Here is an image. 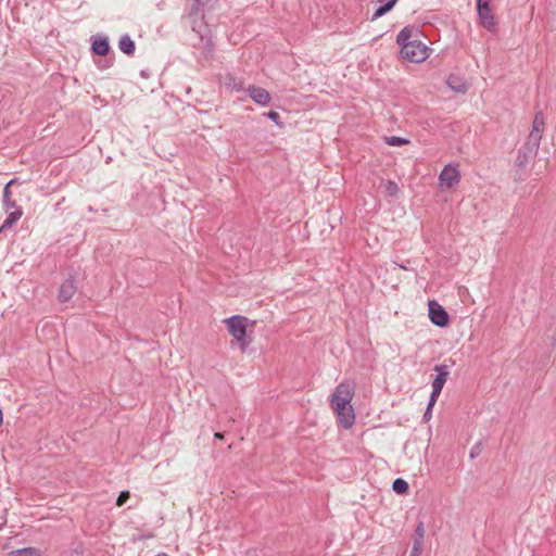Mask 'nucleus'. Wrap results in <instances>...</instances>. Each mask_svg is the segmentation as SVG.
I'll use <instances>...</instances> for the list:
<instances>
[{"instance_id":"nucleus-1","label":"nucleus","mask_w":556,"mask_h":556,"mask_svg":"<svg viewBox=\"0 0 556 556\" xmlns=\"http://www.w3.org/2000/svg\"><path fill=\"white\" fill-rule=\"evenodd\" d=\"M354 392L355 383L351 380H344L336 387L330 397V406L344 429H350L355 422L354 408L351 404Z\"/></svg>"},{"instance_id":"nucleus-2","label":"nucleus","mask_w":556,"mask_h":556,"mask_svg":"<svg viewBox=\"0 0 556 556\" xmlns=\"http://www.w3.org/2000/svg\"><path fill=\"white\" fill-rule=\"evenodd\" d=\"M229 333L240 343L241 350L244 351L248 343L245 341L248 318L239 315L225 319Z\"/></svg>"},{"instance_id":"nucleus-3","label":"nucleus","mask_w":556,"mask_h":556,"mask_svg":"<svg viewBox=\"0 0 556 556\" xmlns=\"http://www.w3.org/2000/svg\"><path fill=\"white\" fill-rule=\"evenodd\" d=\"M544 129V116L542 112H538L533 118L532 129L526 142V149L530 154L538 151Z\"/></svg>"},{"instance_id":"nucleus-4","label":"nucleus","mask_w":556,"mask_h":556,"mask_svg":"<svg viewBox=\"0 0 556 556\" xmlns=\"http://www.w3.org/2000/svg\"><path fill=\"white\" fill-rule=\"evenodd\" d=\"M434 370L437 371V377L432 381V392L429 399V408H432L434 406L450 376L448 366L445 364L435 365Z\"/></svg>"},{"instance_id":"nucleus-5","label":"nucleus","mask_w":556,"mask_h":556,"mask_svg":"<svg viewBox=\"0 0 556 556\" xmlns=\"http://www.w3.org/2000/svg\"><path fill=\"white\" fill-rule=\"evenodd\" d=\"M428 51L429 48L421 41L417 40L413 43L404 45L403 49H401V54L403 59L409 62L419 63L428 58Z\"/></svg>"},{"instance_id":"nucleus-6","label":"nucleus","mask_w":556,"mask_h":556,"mask_svg":"<svg viewBox=\"0 0 556 556\" xmlns=\"http://www.w3.org/2000/svg\"><path fill=\"white\" fill-rule=\"evenodd\" d=\"M460 177L458 165L447 164L439 175V186L441 189H452L459 184Z\"/></svg>"},{"instance_id":"nucleus-7","label":"nucleus","mask_w":556,"mask_h":556,"mask_svg":"<svg viewBox=\"0 0 556 556\" xmlns=\"http://www.w3.org/2000/svg\"><path fill=\"white\" fill-rule=\"evenodd\" d=\"M429 318L431 323L439 327H445L448 324V314L442 305L432 300L428 303Z\"/></svg>"},{"instance_id":"nucleus-8","label":"nucleus","mask_w":556,"mask_h":556,"mask_svg":"<svg viewBox=\"0 0 556 556\" xmlns=\"http://www.w3.org/2000/svg\"><path fill=\"white\" fill-rule=\"evenodd\" d=\"M247 92L256 104L262 106L267 105L271 100L269 92L261 87H256L253 85L249 86Z\"/></svg>"},{"instance_id":"nucleus-9","label":"nucleus","mask_w":556,"mask_h":556,"mask_svg":"<svg viewBox=\"0 0 556 556\" xmlns=\"http://www.w3.org/2000/svg\"><path fill=\"white\" fill-rule=\"evenodd\" d=\"M477 10L481 25L489 31H494L496 29V22L491 8H480Z\"/></svg>"},{"instance_id":"nucleus-10","label":"nucleus","mask_w":556,"mask_h":556,"mask_svg":"<svg viewBox=\"0 0 556 556\" xmlns=\"http://www.w3.org/2000/svg\"><path fill=\"white\" fill-rule=\"evenodd\" d=\"M77 288L75 281L73 279L65 280L59 290V301L67 302L70 301L76 293Z\"/></svg>"},{"instance_id":"nucleus-11","label":"nucleus","mask_w":556,"mask_h":556,"mask_svg":"<svg viewBox=\"0 0 556 556\" xmlns=\"http://www.w3.org/2000/svg\"><path fill=\"white\" fill-rule=\"evenodd\" d=\"M417 29L412 26L404 27L396 36V42L401 46V49H403L404 45L413 43L414 41H417L416 39H413L414 33H416Z\"/></svg>"},{"instance_id":"nucleus-12","label":"nucleus","mask_w":556,"mask_h":556,"mask_svg":"<svg viewBox=\"0 0 556 556\" xmlns=\"http://www.w3.org/2000/svg\"><path fill=\"white\" fill-rule=\"evenodd\" d=\"M446 84L453 91L458 93H465L468 90L467 83L456 75H450L446 79Z\"/></svg>"},{"instance_id":"nucleus-13","label":"nucleus","mask_w":556,"mask_h":556,"mask_svg":"<svg viewBox=\"0 0 556 556\" xmlns=\"http://www.w3.org/2000/svg\"><path fill=\"white\" fill-rule=\"evenodd\" d=\"M23 215V211L21 207H15V210H11L8 212V216L4 219L3 224L0 226V232L7 228H11Z\"/></svg>"},{"instance_id":"nucleus-14","label":"nucleus","mask_w":556,"mask_h":556,"mask_svg":"<svg viewBox=\"0 0 556 556\" xmlns=\"http://www.w3.org/2000/svg\"><path fill=\"white\" fill-rule=\"evenodd\" d=\"M91 49L98 55H106L110 50L109 40L106 37H98L93 40Z\"/></svg>"},{"instance_id":"nucleus-15","label":"nucleus","mask_w":556,"mask_h":556,"mask_svg":"<svg viewBox=\"0 0 556 556\" xmlns=\"http://www.w3.org/2000/svg\"><path fill=\"white\" fill-rule=\"evenodd\" d=\"M118 48L125 54L131 55L135 52V42L128 35H124L118 41Z\"/></svg>"},{"instance_id":"nucleus-16","label":"nucleus","mask_w":556,"mask_h":556,"mask_svg":"<svg viewBox=\"0 0 556 556\" xmlns=\"http://www.w3.org/2000/svg\"><path fill=\"white\" fill-rule=\"evenodd\" d=\"M380 2H383L379 8L376 9V11L372 14V20H377L381 16H383L386 13L392 10V8L395 5L397 0H380Z\"/></svg>"},{"instance_id":"nucleus-17","label":"nucleus","mask_w":556,"mask_h":556,"mask_svg":"<svg viewBox=\"0 0 556 556\" xmlns=\"http://www.w3.org/2000/svg\"><path fill=\"white\" fill-rule=\"evenodd\" d=\"M9 556H42V553L36 547H24L10 552Z\"/></svg>"},{"instance_id":"nucleus-18","label":"nucleus","mask_w":556,"mask_h":556,"mask_svg":"<svg viewBox=\"0 0 556 556\" xmlns=\"http://www.w3.org/2000/svg\"><path fill=\"white\" fill-rule=\"evenodd\" d=\"M384 142L392 147H400L409 143V140L406 138L397 137V136H389L384 137Z\"/></svg>"},{"instance_id":"nucleus-19","label":"nucleus","mask_w":556,"mask_h":556,"mask_svg":"<svg viewBox=\"0 0 556 556\" xmlns=\"http://www.w3.org/2000/svg\"><path fill=\"white\" fill-rule=\"evenodd\" d=\"M392 489L397 494H404L408 491V483L405 480L397 478L393 481Z\"/></svg>"},{"instance_id":"nucleus-20","label":"nucleus","mask_w":556,"mask_h":556,"mask_svg":"<svg viewBox=\"0 0 556 556\" xmlns=\"http://www.w3.org/2000/svg\"><path fill=\"white\" fill-rule=\"evenodd\" d=\"M383 187H384L386 193L390 197H396L400 191L397 184L393 180H387L383 184Z\"/></svg>"},{"instance_id":"nucleus-21","label":"nucleus","mask_w":556,"mask_h":556,"mask_svg":"<svg viewBox=\"0 0 556 556\" xmlns=\"http://www.w3.org/2000/svg\"><path fill=\"white\" fill-rule=\"evenodd\" d=\"M425 538V526L424 522H419L415 529L414 542H418V544L422 545V541Z\"/></svg>"},{"instance_id":"nucleus-22","label":"nucleus","mask_w":556,"mask_h":556,"mask_svg":"<svg viewBox=\"0 0 556 556\" xmlns=\"http://www.w3.org/2000/svg\"><path fill=\"white\" fill-rule=\"evenodd\" d=\"M214 0H195V4L192 8L191 14L198 15L199 14V8L200 7H207L210 5Z\"/></svg>"},{"instance_id":"nucleus-23","label":"nucleus","mask_w":556,"mask_h":556,"mask_svg":"<svg viewBox=\"0 0 556 556\" xmlns=\"http://www.w3.org/2000/svg\"><path fill=\"white\" fill-rule=\"evenodd\" d=\"M129 497H130L129 491H122L117 497L116 505L118 507L123 506L128 501Z\"/></svg>"},{"instance_id":"nucleus-24","label":"nucleus","mask_w":556,"mask_h":556,"mask_svg":"<svg viewBox=\"0 0 556 556\" xmlns=\"http://www.w3.org/2000/svg\"><path fill=\"white\" fill-rule=\"evenodd\" d=\"M267 117L273 121L277 126L282 127L283 124L280 122V115L275 111H269Z\"/></svg>"},{"instance_id":"nucleus-25","label":"nucleus","mask_w":556,"mask_h":556,"mask_svg":"<svg viewBox=\"0 0 556 556\" xmlns=\"http://www.w3.org/2000/svg\"><path fill=\"white\" fill-rule=\"evenodd\" d=\"M14 182H15V180H14V179H12V180H10V181L5 185V187H4V189H3V200H4V201H9V199H11V190H10V188H11V186H12Z\"/></svg>"},{"instance_id":"nucleus-26","label":"nucleus","mask_w":556,"mask_h":556,"mask_svg":"<svg viewBox=\"0 0 556 556\" xmlns=\"http://www.w3.org/2000/svg\"><path fill=\"white\" fill-rule=\"evenodd\" d=\"M227 85L236 91H240L243 89L242 83L241 81L237 83L233 78H229V83H227Z\"/></svg>"},{"instance_id":"nucleus-27","label":"nucleus","mask_w":556,"mask_h":556,"mask_svg":"<svg viewBox=\"0 0 556 556\" xmlns=\"http://www.w3.org/2000/svg\"><path fill=\"white\" fill-rule=\"evenodd\" d=\"M421 546L418 542H414L409 556H421Z\"/></svg>"},{"instance_id":"nucleus-28","label":"nucleus","mask_w":556,"mask_h":556,"mask_svg":"<svg viewBox=\"0 0 556 556\" xmlns=\"http://www.w3.org/2000/svg\"><path fill=\"white\" fill-rule=\"evenodd\" d=\"M3 205H4V208L7 212L11 211V210H15V207H18L14 201H12L11 199H9V201H4L3 200Z\"/></svg>"},{"instance_id":"nucleus-29","label":"nucleus","mask_w":556,"mask_h":556,"mask_svg":"<svg viewBox=\"0 0 556 556\" xmlns=\"http://www.w3.org/2000/svg\"><path fill=\"white\" fill-rule=\"evenodd\" d=\"M491 0H477V9L489 8Z\"/></svg>"},{"instance_id":"nucleus-30","label":"nucleus","mask_w":556,"mask_h":556,"mask_svg":"<svg viewBox=\"0 0 556 556\" xmlns=\"http://www.w3.org/2000/svg\"><path fill=\"white\" fill-rule=\"evenodd\" d=\"M192 30L198 33L200 35L201 39L204 38V35H203L202 30L200 28H198V25H197L195 21L192 22Z\"/></svg>"},{"instance_id":"nucleus-31","label":"nucleus","mask_w":556,"mask_h":556,"mask_svg":"<svg viewBox=\"0 0 556 556\" xmlns=\"http://www.w3.org/2000/svg\"><path fill=\"white\" fill-rule=\"evenodd\" d=\"M516 162L519 166H523L527 162V155L521 156L519 154Z\"/></svg>"},{"instance_id":"nucleus-32","label":"nucleus","mask_w":556,"mask_h":556,"mask_svg":"<svg viewBox=\"0 0 556 556\" xmlns=\"http://www.w3.org/2000/svg\"><path fill=\"white\" fill-rule=\"evenodd\" d=\"M431 409L432 408H429V404H428L427 405V409H426L425 415H424L425 419H429L431 417Z\"/></svg>"},{"instance_id":"nucleus-33","label":"nucleus","mask_w":556,"mask_h":556,"mask_svg":"<svg viewBox=\"0 0 556 556\" xmlns=\"http://www.w3.org/2000/svg\"><path fill=\"white\" fill-rule=\"evenodd\" d=\"M214 438H215V439H217V440H223V439H224V434H223V433H220V432H216V433L214 434Z\"/></svg>"},{"instance_id":"nucleus-34","label":"nucleus","mask_w":556,"mask_h":556,"mask_svg":"<svg viewBox=\"0 0 556 556\" xmlns=\"http://www.w3.org/2000/svg\"><path fill=\"white\" fill-rule=\"evenodd\" d=\"M475 455H476V452H473V450H472L470 453V456L473 457Z\"/></svg>"}]
</instances>
